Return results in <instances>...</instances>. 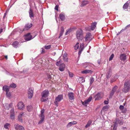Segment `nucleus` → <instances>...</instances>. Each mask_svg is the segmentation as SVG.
Segmentation results:
<instances>
[{
    "instance_id": "11",
    "label": "nucleus",
    "mask_w": 130,
    "mask_h": 130,
    "mask_svg": "<svg viewBox=\"0 0 130 130\" xmlns=\"http://www.w3.org/2000/svg\"><path fill=\"white\" fill-rule=\"evenodd\" d=\"M92 97L91 96H90L88 99L85 100L83 103V105H85L86 104H89V103L91 101Z\"/></svg>"
},
{
    "instance_id": "57",
    "label": "nucleus",
    "mask_w": 130,
    "mask_h": 130,
    "mask_svg": "<svg viewBox=\"0 0 130 130\" xmlns=\"http://www.w3.org/2000/svg\"><path fill=\"white\" fill-rule=\"evenodd\" d=\"M79 80H84V81H85V80L84 79H83V78H82V77H80V78H79ZM83 82V81H82V82Z\"/></svg>"
},
{
    "instance_id": "54",
    "label": "nucleus",
    "mask_w": 130,
    "mask_h": 130,
    "mask_svg": "<svg viewBox=\"0 0 130 130\" xmlns=\"http://www.w3.org/2000/svg\"><path fill=\"white\" fill-rule=\"evenodd\" d=\"M20 130H25L24 129V127L22 126L20 127Z\"/></svg>"
},
{
    "instance_id": "12",
    "label": "nucleus",
    "mask_w": 130,
    "mask_h": 130,
    "mask_svg": "<svg viewBox=\"0 0 130 130\" xmlns=\"http://www.w3.org/2000/svg\"><path fill=\"white\" fill-rule=\"evenodd\" d=\"M32 26V24H27L25 25V28L23 29V31L26 30H27L30 28Z\"/></svg>"
},
{
    "instance_id": "19",
    "label": "nucleus",
    "mask_w": 130,
    "mask_h": 130,
    "mask_svg": "<svg viewBox=\"0 0 130 130\" xmlns=\"http://www.w3.org/2000/svg\"><path fill=\"white\" fill-rule=\"evenodd\" d=\"M97 24L96 22H95L92 23L91 24V29L92 30H94L96 27Z\"/></svg>"
},
{
    "instance_id": "37",
    "label": "nucleus",
    "mask_w": 130,
    "mask_h": 130,
    "mask_svg": "<svg viewBox=\"0 0 130 130\" xmlns=\"http://www.w3.org/2000/svg\"><path fill=\"white\" fill-rule=\"evenodd\" d=\"M79 43L78 42H77L75 46H74L75 49V50H76L79 47Z\"/></svg>"
},
{
    "instance_id": "15",
    "label": "nucleus",
    "mask_w": 130,
    "mask_h": 130,
    "mask_svg": "<svg viewBox=\"0 0 130 130\" xmlns=\"http://www.w3.org/2000/svg\"><path fill=\"white\" fill-rule=\"evenodd\" d=\"M68 95L70 100H72L74 99V93L73 92L69 93L68 94Z\"/></svg>"
},
{
    "instance_id": "27",
    "label": "nucleus",
    "mask_w": 130,
    "mask_h": 130,
    "mask_svg": "<svg viewBox=\"0 0 130 130\" xmlns=\"http://www.w3.org/2000/svg\"><path fill=\"white\" fill-rule=\"evenodd\" d=\"M67 54L66 53L64 54L63 56V58L64 61L67 62L68 61V58L67 57Z\"/></svg>"
},
{
    "instance_id": "63",
    "label": "nucleus",
    "mask_w": 130,
    "mask_h": 130,
    "mask_svg": "<svg viewBox=\"0 0 130 130\" xmlns=\"http://www.w3.org/2000/svg\"><path fill=\"white\" fill-rule=\"evenodd\" d=\"M107 78H109V77L107 75Z\"/></svg>"
},
{
    "instance_id": "47",
    "label": "nucleus",
    "mask_w": 130,
    "mask_h": 130,
    "mask_svg": "<svg viewBox=\"0 0 130 130\" xmlns=\"http://www.w3.org/2000/svg\"><path fill=\"white\" fill-rule=\"evenodd\" d=\"M119 108L121 110H122L123 109H124V107L122 105H120V106Z\"/></svg>"
},
{
    "instance_id": "4",
    "label": "nucleus",
    "mask_w": 130,
    "mask_h": 130,
    "mask_svg": "<svg viewBox=\"0 0 130 130\" xmlns=\"http://www.w3.org/2000/svg\"><path fill=\"white\" fill-rule=\"evenodd\" d=\"M44 110L43 109L41 111V113L39 115V117H40V120L38 122V124H41L44 121Z\"/></svg>"
},
{
    "instance_id": "55",
    "label": "nucleus",
    "mask_w": 130,
    "mask_h": 130,
    "mask_svg": "<svg viewBox=\"0 0 130 130\" xmlns=\"http://www.w3.org/2000/svg\"><path fill=\"white\" fill-rule=\"evenodd\" d=\"M47 76L48 79H50L51 78V76L50 75H47Z\"/></svg>"
},
{
    "instance_id": "21",
    "label": "nucleus",
    "mask_w": 130,
    "mask_h": 130,
    "mask_svg": "<svg viewBox=\"0 0 130 130\" xmlns=\"http://www.w3.org/2000/svg\"><path fill=\"white\" fill-rule=\"evenodd\" d=\"M29 13V17L31 19H32V18H34V14L31 8H30V9Z\"/></svg>"
},
{
    "instance_id": "34",
    "label": "nucleus",
    "mask_w": 130,
    "mask_h": 130,
    "mask_svg": "<svg viewBox=\"0 0 130 130\" xmlns=\"http://www.w3.org/2000/svg\"><path fill=\"white\" fill-rule=\"evenodd\" d=\"M27 109L29 112L31 111L32 109V107L31 106L28 105L27 107Z\"/></svg>"
},
{
    "instance_id": "23",
    "label": "nucleus",
    "mask_w": 130,
    "mask_h": 130,
    "mask_svg": "<svg viewBox=\"0 0 130 130\" xmlns=\"http://www.w3.org/2000/svg\"><path fill=\"white\" fill-rule=\"evenodd\" d=\"M22 125H20L18 124H15L14 125L15 129L16 130H20V129Z\"/></svg>"
},
{
    "instance_id": "38",
    "label": "nucleus",
    "mask_w": 130,
    "mask_h": 130,
    "mask_svg": "<svg viewBox=\"0 0 130 130\" xmlns=\"http://www.w3.org/2000/svg\"><path fill=\"white\" fill-rule=\"evenodd\" d=\"M84 44L83 43H82L80 45V48L79 49L81 50L82 49V50H83L84 49Z\"/></svg>"
},
{
    "instance_id": "13",
    "label": "nucleus",
    "mask_w": 130,
    "mask_h": 130,
    "mask_svg": "<svg viewBox=\"0 0 130 130\" xmlns=\"http://www.w3.org/2000/svg\"><path fill=\"white\" fill-rule=\"evenodd\" d=\"M95 100H99L102 98L101 94L100 93H98L95 96Z\"/></svg>"
},
{
    "instance_id": "42",
    "label": "nucleus",
    "mask_w": 130,
    "mask_h": 130,
    "mask_svg": "<svg viewBox=\"0 0 130 130\" xmlns=\"http://www.w3.org/2000/svg\"><path fill=\"white\" fill-rule=\"evenodd\" d=\"M51 45H45L44 47L46 49H48L51 48Z\"/></svg>"
},
{
    "instance_id": "22",
    "label": "nucleus",
    "mask_w": 130,
    "mask_h": 130,
    "mask_svg": "<svg viewBox=\"0 0 130 130\" xmlns=\"http://www.w3.org/2000/svg\"><path fill=\"white\" fill-rule=\"evenodd\" d=\"M129 5L128 1H127L123 6V8L124 9H127Z\"/></svg>"
},
{
    "instance_id": "60",
    "label": "nucleus",
    "mask_w": 130,
    "mask_h": 130,
    "mask_svg": "<svg viewBox=\"0 0 130 130\" xmlns=\"http://www.w3.org/2000/svg\"><path fill=\"white\" fill-rule=\"evenodd\" d=\"M42 52H44L45 50H44L43 48H42Z\"/></svg>"
},
{
    "instance_id": "45",
    "label": "nucleus",
    "mask_w": 130,
    "mask_h": 130,
    "mask_svg": "<svg viewBox=\"0 0 130 130\" xmlns=\"http://www.w3.org/2000/svg\"><path fill=\"white\" fill-rule=\"evenodd\" d=\"M6 95L7 97H10L11 96V94L10 92H6Z\"/></svg>"
},
{
    "instance_id": "8",
    "label": "nucleus",
    "mask_w": 130,
    "mask_h": 130,
    "mask_svg": "<svg viewBox=\"0 0 130 130\" xmlns=\"http://www.w3.org/2000/svg\"><path fill=\"white\" fill-rule=\"evenodd\" d=\"M63 99V96L62 95H59L56 97L55 99V101L54 102L55 104L58 106V102L60 101Z\"/></svg>"
},
{
    "instance_id": "5",
    "label": "nucleus",
    "mask_w": 130,
    "mask_h": 130,
    "mask_svg": "<svg viewBox=\"0 0 130 130\" xmlns=\"http://www.w3.org/2000/svg\"><path fill=\"white\" fill-rule=\"evenodd\" d=\"M33 89L29 88L28 90V98L29 99H31L33 95Z\"/></svg>"
},
{
    "instance_id": "9",
    "label": "nucleus",
    "mask_w": 130,
    "mask_h": 130,
    "mask_svg": "<svg viewBox=\"0 0 130 130\" xmlns=\"http://www.w3.org/2000/svg\"><path fill=\"white\" fill-rule=\"evenodd\" d=\"M24 36V39L25 40L29 41L32 38V36L29 33L25 35Z\"/></svg>"
},
{
    "instance_id": "61",
    "label": "nucleus",
    "mask_w": 130,
    "mask_h": 130,
    "mask_svg": "<svg viewBox=\"0 0 130 130\" xmlns=\"http://www.w3.org/2000/svg\"><path fill=\"white\" fill-rule=\"evenodd\" d=\"M3 29H1V30H0V33H1L3 31Z\"/></svg>"
},
{
    "instance_id": "52",
    "label": "nucleus",
    "mask_w": 130,
    "mask_h": 130,
    "mask_svg": "<svg viewBox=\"0 0 130 130\" xmlns=\"http://www.w3.org/2000/svg\"><path fill=\"white\" fill-rule=\"evenodd\" d=\"M108 101H107L105 100L104 101V103L105 104H107L108 103Z\"/></svg>"
},
{
    "instance_id": "3",
    "label": "nucleus",
    "mask_w": 130,
    "mask_h": 130,
    "mask_svg": "<svg viewBox=\"0 0 130 130\" xmlns=\"http://www.w3.org/2000/svg\"><path fill=\"white\" fill-rule=\"evenodd\" d=\"M77 38L79 40H81L83 38V33L82 30L79 29L76 32Z\"/></svg>"
},
{
    "instance_id": "48",
    "label": "nucleus",
    "mask_w": 130,
    "mask_h": 130,
    "mask_svg": "<svg viewBox=\"0 0 130 130\" xmlns=\"http://www.w3.org/2000/svg\"><path fill=\"white\" fill-rule=\"evenodd\" d=\"M69 76L70 77H72L73 76V74L72 73L70 72L69 71Z\"/></svg>"
},
{
    "instance_id": "53",
    "label": "nucleus",
    "mask_w": 130,
    "mask_h": 130,
    "mask_svg": "<svg viewBox=\"0 0 130 130\" xmlns=\"http://www.w3.org/2000/svg\"><path fill=\"white\" fill-rule=\"evenodd\" d=\"M116 79H112L111 81H110V82L111 83H113V82H115L116 80Z\"/></svg>"
},
{
    "instance_id": "35",
    "label": "nucleus",
    "mask_w": 130,
    "mask_h": 130,
    "mask_svg": "<svg viewBox=\"0 0 130 130\" xmlns=\"http://www.w3.org/2000/svg\"><path fill=\"white\" fill-rule=\"evenodd\" d=\"M10 124L8 123H6L4 126V128L6 129H9L8 126H9Z\"/></svg>"
},
{
    "instance_id": "14",
    "label": "nucleus",
    "mask_w": 130,
    "mask_h": 130,
    "mask_svg": "<svg viewBox=\"0 0 130 130\" xmlns=\"http://www.w3.org/2000/svg\"><path fill=\"white\" fill-rule=\"evenodd\" d=\"M65 68V64L63 63L60 64L59 68V70L61 71H63L64 70Z\"/></svg>"
},
{
    "instance_id": "6",
    "label": "nucleus",
    "mask_w": 130,
    "mask_h": 130,
    "mask_svg": "<svg viewBox=\"0 0 130 130\" xmlns=\"http://www.w3.org/2000/svg\"><path fill=\"white\" fill-rule=\"evenodd\" d=\"M118 88V87L116 85L115 86L112 88V90L109 94V99L112 98Z\"/></svg>"
},
{
    "instance_id": "1",
    "label": "nucleus",
    "mask_w": 130,
    "mask_h": 130,
    "mask_svg": "<svg viewBox=\"0 0 130 130\" xmlns=\"http://www.w3.org/2000/svg\"><path fill=\"white\" fill-rule=\"evenodd\" d=\"M130 90V79L126 80L124 84V87L122 89V91L124 92L127 93Z\"/></svg>"
},
{
    "instance_id": "16",
    "label": "nucleus",
    "mask_w": 130,
    "mask_h": 130,
    "mask_svg": "<svg viewBox=\"0 0 130 130\" xmlns=\"http://www.w3.org/2000/svg\"><path fill=\"white\" fill-rule=\"evenodd\" d=\"M77 122L75 121H74L70 122H69L67 125L66 127L67 128H69L73 124H77Z\"/></svg>"
},
{
    "instance_id": "56",
    "label": "nucleus",
    "mask_w": 130,
    "mask_h": 130,
    "mask_svg": "<svg viewBox=\"0 0 130 130\" xmlns=\"http://www.w3.org/2000/svg\"><path fill=\"white\" fill-rule=\"evenodd\" d=\"M7 12V11H6V12L4 14V17H3V18L4 19L5 18V17L6 16V15H7V13L6 12Z\"/></svg>"
},
{
    "instance_id": "36",
    "label": "nucleus",
    "mask_w": 130,
    "mask_h": 130,
    "mask_svg": "<svg viewBox=\"0 0 130 130\" xmlns=\"http://www.w3.org/2000/svg\"><path fill=\"white\" fill-rule=\"evenodd\" d=\"M109 108V106L108 105H106L104 106L102 108V110L104 111H106Z\"/></svg>"
},
{
    "instance_id": "58",
    "label": "nucleus",
    "mask_w": 130,
    "mask_h": 130,
    "mask_svg": "<svg viewBox=\"0 0 130 130\" xmlns=\"http://www.w3.org/2000/svg\"><path fill=\"white\" fill-rule=\"evenodd\" d=\"M130 26V25H127L125 27V29H126L127 27H129Z\"/></svg>"
},
{
    "instance_id": "59",
    "label": "nucleus",
    "mask_w": 130,
    "mask_h": 130,
    "mask_svg": "<svg viewBox=\"0 0 130 130\" xmlns=\"http://www.w3.org/2000/svg\"><path fill=\"white\" fill-rule=\"evenodd\" d=\"M117 127H113V130H116Z\"/></svg>"
},
{
    "instance_id": "39",
    "label": "nucleus",
    "mask_w": 130,
    "mask_h": 130,
    "mask_svg": "<svg viewBox=\"0 0 130 130\" xmlns=\"http://www.w3.org/2000/svg\"><path fill=\"white\" fill-rule=\"evenodd\" d=\"M16 87V85L14 83L10 85V87L11 88H15Z\"/></svg>"
},
{
    "instance_id": "2",
    "label": "nucleus",
    "mask_w": 130,
    "mask_h": 130,
    "mask_svg": "<svg viewBox=\"0 0 130 130\" xmlns=\"http://www.w3.org/2000/svg\"><path fill=\"white\" fill-rule=\"evenodd\" d=\"M49 94V91L47 90H45L42 93V98L41 100V101L44 102L47 100V97Z\"/></svg>"
},
{
    "instance_id": "44",
    "label": "nucleus",
    "mask_w": 130,
    "mask_h": 130,
    "mask_svg": "<svg viewBox=\"0 0 130 130\" xmlns=\"http://www.w3.org/2000/svg\"><path fill=\"white\" fill-rule=\"evenodd\" d=\"M61 63V62H60V59L59 61L57 62L56 64L57 66H60Z\"/></svg>"
},
{
    "instance_id": "26",
    "label": "nucleus",
    "mask_w": 130,
    "mask_h": 130,
    "mask_svg": "<svg viewBox=\"0 0 130 130\" xmlns=\"http://www.w3.org/2000/svg\"><path fill=\"white\" fill-rule=\"evenodd\" d=\"M3 89L6 92H9V88L7 86H4L3 87Z\"/></svg>"
},
{
    "instance_id": "24",
    "label": "nucleus",
    "mask_w": 130,
    "mask_h": 130,
    "mask_svg": "<svg viewBox=\"0 0 130 130\" xmlns=\"http://www.w3.org/2000/svg\"><path fill=\"white\" fill-rule=\"evenodd\" d=\"M92 72L91 70H86L82 72V73L84 74H87L88 73H91Z\"/></svg>"
},
{
    "instance_id": "33",
    "label": "nucleus",
    "mask_w": 130,
    "mask_h": 130,
    "mask_svg": "<svg viewBox=\"0 0 130 130\" xmlns=\"http://www.w3.org/2000/svg\"><path fill=\"white\" fill-rule=\"evenodd\" d=\"M73 28H70L68 30H67L66 31V35L70 33L73 29Z\"/></svg>"
},
{
    "instance_id": "41",
    "label": "nucleus",
    "mask_w": 130,
    "mask_h": 130,
    "mask_svg": "<svg viewBox=\"0 0 130 130\" xmlns=\"http://www.w3.org/2000/svg\"><path fill=\"white\" fill-rule=\"evenodd\" d=\"M94 81V79L93 77H91L90 79V85H91L92 84L93 82Z\"/></svg>"
},
{
    "instance_id": "10",
    "label": "nucleus",
    "mask_w": 130,
    "mask_h": 130,
    "mask_svg": "<svg viewBox=\"0 0 130 130\" xmlns=\"http://www.w3.org/2000/svg\"><path fill=\"white\" fill-rule=\"evenodd\" d=\"M17 107L18 109H21L24 107V105L23 102H20L18 103Z\"/></svg>"
},
{
    "instance_id": "20",
    "label": "nucleus",
    "mask_w": 130,
    "mask_h": 130,
    "mask_svg": "<svg viewBox=\"0 0 130 130\" xmlns=\"http://www.w3.org/2000/svg\"><path fill=\"white\" fill-rule=\"evenodd\" d=\"M24 113L23 112L20 113L18 116V120L21 122H22L23 121L22 119V118L23 116Z\"/></svg>"
},
{
    "instance_id": "25",
    "label": "nucleus",
    "mask_w": 130,
    "mask_h": 130,
    "mask_svg": "<svg viewBox=\"0 0 130 130\" xmlns=\"http://www.w3.org/2000/svg\"><path fill=\"white\" fill-rule=\"evenodd\" d=\"M64 31V28L62 26L61 27V29L60 33V36L59 37V38H60V37L62 35Z\"/></svg>"
},
{
    "instance_id": "17",
    "label": "nucleus",
    "mask_w": 130,
    "mask_h": 130,
    "mask_svg": "<svg viewBox=\"0 0 130 130\" xmlns=\"http://www.w3.org/2000/svg\"><path fill=\"white\" fill-rule=\"evenodd\" d=\"M126 56L125 54H121L120 56V59L124 61L126 59Z\"/></svg>"
},
{
    "instance_id": "30",
    "label": "nucleus",
    "mask_w": 130,
    "mask_h": 130,
    "mask_svg": "<svg viewBox=\"0 0 130 130\" xmlns=\"http://www.w3.org/2000/svg\"><path fill=\"white\" fill-rule=\"evenodd\" d=\"M92 123V121L91 120H89L87 123V124L86 125L85 127V128H87L89 127L91 125Z\"/></svg>"
},
{
    "instance_id": "18",
    "label": "nucleus",
    "mask_w": 130,
    "mask_h": 130,
    "mask_svg": "<svg viewBox=\"0 0 130 130\" xmlns=\"http://www.w3.org/2000/svg\"><path fill=\"white\" fill-rule=\"evenodd\" d=\"M12 103H11L9 104L8 103H6L5 105V106L4 107L5 109L8 110L12 106Z\"/></svg>"
},
{
    "instance_id": "50",
    "label": "nucleus",
    "mask_w": 130,
    "mask_h": 130,
    "mask_svg": "<svg viewBox=\"0 0 130 130\" xmlns=\"http://www.w3.org/2000/svg\"><path fill=\"white\" fill-rule=\"evenodd\" d=\"M59 7V5H57L55 7V9L57 10V11H58V8Z\"/></svg>"
},
{
    "instance_id": "31",
    "label": "nucleus",
    "mask_w": 130,
    "mask_h": 130,
    "mask_svg": "<svg viewBox=\"0 0 130 130\" xmlns=\"http://www.w3.org/2000/svg\"><path fill=\"white\" fill-rule=\"evenodd\" d=\"M59 16L60 18L62 21H63L64 20L65 17L64 15L63 14H60Z\"/></svg>"
},
{
    "instance_id": "64",
    "label": "nucleus",
    "mask_w": 130,
    "mask_h": 130,
    "mask_svg": "<svg viewBox=\"0 0 130 130\" xmlns=\"http://www.w3.org/2000/svg\"><path fill=\"white\" fill-rule=\"evenodd\" d=\"M125 103H124V104H123V105H125Z\"/></svg>"
},
{
    "instance_id": "49",
    "label": "nucleus",
    "mask_w": 130,
    "mask_h": 130,
    "mask_svg": "<svg viewBox=\"0 0 130 130\" xmlns=\"http://www.w3.org/2000/svg\"><path fill=\"white\" fill-rule=\"evenodd\" d=\"M10 113H14V109L13 108H12L10 111Z\"/></svg>"
},
{
    "instance_id": "28",
    "label": "nucleus",
    "mask_w": 130,
    "mask_h": 130,
    "mask_svg": "<svg viewBox=\"0 0 130 130\" xmlns=\"http://www.w3.org/2000/svg\"><path fill=\"white\" fill-rule=\"evenodd\" d=\"M88 3L89 2L88 1H83L82 2L81 6L82 7L88 4Z\"/></svg>"
},
{
    "instance_id": "46",
    "label": "nucleus",
    "mask_w": 130,
    "mask_h": 130,
    "mask_svg": "<svg viewBox=\"0 0 130 130\" xmlns=\"http://www.w3.org/2000/svg\"><path fill=\"white\" fill-rule=\"evenodd\" d=\"M118 123V122H117V120H116V121L115 122L113 127H117Z\"/></svg>"
},
{
    "instance_id": "40",
    "label": "nucleus",
    "mask_w": 130,
    "mask_h": 130,
    "mask_svg": "<svg viewBox=\"0 0 130 130\" xmlns=\"http://www.w3.org/2000/svg\"><path fill=\"white\" fill-rule=\"evenodd\" d=\"M15 115L14 113L10 114V118L11 119H14V118Z\"/></svg>"
},
{
    "instance_id": "32",
    "label": "nucleus",
    "mask_w": 130,
    "mask_h": 130,
    "mask_svg": "<svg viewBox=\"0 0 130 130\" xmlns=\"http://www.w3.org/2000/svg\"><path fill=\"white\" fill-rule=\"evenodd\" d=\"M117 122H118V123L120 125H122L123 124V121L122 120H120L119 119H116Z\"/></svg>"
},
{
    "instance_id": "43",
    "label": "nucleus",
    "mask_w": 130,
    "mask_h": 130,
    "mask_svg": "<svg viewBox=\"0 0 130 130\" xmlns=\"http://www.w3.org/2000/svg\"><path fill=\"white\" fill-rule=\"evenodd\" d=\"M114 55L113 54H112L110 56L109 59V61H111V60H112L114 57Z\"/></svg>"
},
{
    "instance_id": "51",
    "label": "nucleus",
    "mask_w": 130,
    "mask_h": 130,
    "mask_svg": "<svg viewBox=\"0 0 130 130\" xmlns=\"http://www.w3.org/2000/svg\"><path fill=\"white\" fill-rule=\"evenodd\" d=\"M83 51L82 50V49L81 50H80L79 49V51L78 52V55L80 56L82 53V52Z\"/></svg>"
},
{
    "instance_id": "62",
    "label": "nucleus",
    "mask_w": 130,
    "mask_h": 130,
    "mask_svg": "<svg viewBox=\"0 0 130 130\" xmlns=\"http://www.w3.org/2000/svg\"><path fill=\"white\" fill-rule=\"evenodd\" d=\"M5 58L6 59H7V58H8L7 56V55L5 56Z\"/></svg>"
},
{
    "instance_id": "7",
    "label": "nucleus",
    "mask_w": 130,
    "mask_h": 130,
    "mask_svg": "<svg viewBox=\"0 0 130 130\" xmlns=\"http://www.w3.org/2000/svg\"><path fill=\"white\" fill-rule=\"evenodd\" d=\"M85 39V41L90 42L92 39L91 34L89 33L87 34Z\"/></svg>"
},
{
    "instance_id": "29",
    "label": "nucleus",
    "mask_w": 130,
    "mask_h": 130,
    "mask_svg": "<svg viewBox=\"0 0 130 130\" xmlns=\"http://www.w3.org/2000/svg\"><path fill=\"white\" fill-rule=\"evenodd\" d=\"M19 42L17 41L14 42L13 43V45L15 48H17L19 44Z\"/></svg>"
}]
</instances>
